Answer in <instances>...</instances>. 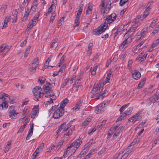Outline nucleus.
Segmentation results:
<instances>
[{
	"label": "nucleus",
	"instance_id": "nucleus-1",
	"mask_svg": "<svg viewBox=\"0 0 159 159\" xmlns=\"http://www.w3.org/2000/svg\"><path fill=\"white\" fill-rule=\"evenodd\" d=\"M33 93L34 95V99L36 101H39V99L44 95L42 92V88L39 86L34 88L33 89Z\"/></svg>",
	"mask_w": 159,
	"mask_h": 159
},
{
	"label": "nucleus",
	"instance_id": "nucleus-2",
	"mask_svg": "<svg viewBox=\"0 0 159 159\" xmlns=\"http://www.w3.org/2000/svg\"><path fill=\"white\" fill-rule=\"evenodd\" d=\"M39 58L36 57L34 59L32 62L29 65V69L30 74H32L35 72L36 68L39 65Z\"/></svg>",
	"mask_w": 159,
	"mask_h": 159
},
{
	"label": "nucleus",
	"instance_id": "nucleus-3",
	"mask_svg": "<svg viewBox=\"0 0 159 159\" xmlns=\"http://www.w3.org/2000/svg\"><path fill=\"white\" fill-rule=\"evenodd\" d=\"M40 15L39 12H38L34 16L33 19H32L29 22L28 26L25 31V32H27L33 26L35 25L38 21V19Z\"/></svg>",
	"mask_w": 159,
	"mask_h": 159
},
{
	"label": "nucleus",
	"instance_id": "nucleus-4",
	"mask_svg": "<svg viewBox=\"0 0 159 159\" xmlns=\"http://www.w3.org/2000/svg\"><path fill=\"white\" fill-rule=\"evenodd\" d=\"M108 25H105V24H102L96 29L94 30L93 32V34L96 35L101 34L105 31Z\"/></svg>",
	"mask_w": 159,
	"mask_h": 159
},
{
	"label": "nucleus",
	"instance_id": "nucleus-5",
	"mask_svg": "<svg viewBox=\"0 0 159 159\" xmlns=\"http://www.w3.org/2000/svg\"><path fill=\"white\" fill-rule=\"evenodd\" d=\"M36 7L37 6L36 5H34L33 6H32L30 11H29V8H27V11H25L23 16L22 20L23 21H25L28 18L29 13L32 11H33V12L34 11H35L36 9Z\"/></svg>",
	"mask_w": 159,
	"mask_h": 159
},
{
	"label": "nucleus",
	"instance_id": "nucleus-6",
	"mask_svg": "<svg viewBox=\"0 0 159 159\" xmlns=\"http://www.w3.org/2000/svg\"><path fill=\"white\" fill-rule=\"evenodd\" d=\"M64 113V110L62 109L59 107L58 109L55 111L53 115V117L54 119H58Z\"/></svg>",
	"mask_w": 159,
	"mask_h": 159
},
{
	"label": "nucleus",
	"instance_id": "nucleus-7",
	"mask_svg": "<svg viewBox=\"0 0 159 159\" xmlns=\"http://www.w3.org/2000/svg\"><path fill=\"white\" fill-rule=\"evenodd\" d=\"M132 39V38L131 36L129 37L127 39H125L120 44L119 46L120 48L122 49L124 48H125L126 47V45L128 43L130 42Z\"/></svg>",
	"mask_w": 159,
	"mask_h": 159
},
{
	"label": "nucleus",
	"instance_id": "nucleus-8",
	"mask_svg": "<svg viewBox=\"0 0 159 159\" xmlns=\"http://www.w3.org/2000/svg\"><path fill=\"white\" fill-rule=\"evenodd\" d=\"M82 138H80V136L79 139H76L75 141H74L71 145L72 147H75V148L77 149L82 143Z\"/></svg>",
	"mask_w": 159,
	"mask_h": 159
},
{
	"label": "nucleus",
	"instance_id": "nucleus-9",
	"mask_svg": "<svg viewBox=\"0 0 159 159\" xmlns=\"http://www.w3.org/2000/svg\"><path fill=\"white\" fill-rule=\"evenodd\" d=\"M51 85V84L50 83L46 82V84L43 86V89L45 93L50 91L51 89L50 87Z\"/></svg>",
	"mask_w": 159,
	"mask_h": 159
},
{
	"label": "nucleus",
	"instance_id": "nucleus-10",
	"mask_svg": "<svg viewBox=\"0 0 159 159\" xmlns=\"http://www.w3.org/2000/svg\"><path fill=\"white\" fill-rule=\"evenodd\" d=\"M34 126V124L32 123L30 126V128L29 129L28 134L26 138V140H28L30 139V136L32 135L33 131V127Z\"/></svg>",
	"mask_w": 159,
	"mask_h": 159
},
{
	"label": "nucleus",
	"instance_id": "nucleus-11",
	"mask_svg": "<svg viewBox=\"0 0 159 159\" xmlns=\"http://www.w3.org/2000/svg\"><path fill=\"white\" fill-rule=\"evenodd\" d=\"M132 76L134 79L138 80L141 76V75L138 71L136 70L134 73H132Z\"/></svg>",
	"mask_w": 159,
	"mask_h": 159
},
{
	"label": "nucleus",
	"instance_id": "nucleus-12",
	"mask_svg": "<svg viewBox=\"0 0 159 159\" xmlns=\"http://www.w3.org/2000/svg\"><path fill=\"white\" fill-rule=\"evenodd\" d=\"M18 114V113L16 112L15 111L14 109L9 112V116L11 119L15 118Z\"/></svg>",
	"mask_w": 159,
	"mask_h": 159
},
{
	"label": "nucleus",
	"instance_id": "nucleus-13",
	"mask_svg": "<svg viewBox=\"0 0 159 159\" xmlns=\"http://www.w3.org/2000/svg\"><path fill=\"white\" fill-rule=\"evenodd\" d=\"M98 95L97 96V97L96 98L97 99H98L100 97L102 96V97L107 96L108 94V92L106 90L104 91L102 93H98Z\"/></svg>",
	"mask_w": 159,
	"mask_h": 159
},
{
	"label": "nucleus",
	"instance_id": "nucleus-14",
	"mask_svg": "<svg viewBox=\"0 0 159 159\" xmlns=\"http://www.w3.org/2000/svg\"><path fill=\"white\" fill-rule=\"evenodd\" d=\"M68 100L67 98H66L65 99L61 102V104H60V107H59L60 108L62 109H63L66 106L67 103L68 102Z\"/></svg>",
	"mask_w": 159,
	"mask_h": 159
},
{
	"label": "nucleus",
	"instance_id": "nucleus-15",
	"mask_svg": "<svg viewBox=\"0 0 159 159\" xmlns=\"http://www.w3.org/2000/svg\"><path fill=\"white\" fill-rule=\"evenodd\" d=\"M159 99V96L155 95L151 97L150 98V100L152 102L154 103L158 100Z\"/></svg>",
	"mask_w": 159,
	"mask_h": 159
},
{
	"label": "nucleus",
	"instance_id": "nucleus-16",
	"mask_svg": "<svg viewBox=\"0 0 159 159\" xmlns=\"http://www.w3.org/2000/svg\"><path fill=\"white\" fill-rule=\"evenodd\" d=\"M114 20H113L112 18L108 17L105 19V21L102 24H105V25H107V24L110 23Z\"/></svg>",
	"mask_w": 159,
	"mask_h": 159
},
{
	"label": "nucleus",
	"instance_id": "nucleus-17",
	"mask_svg": "<svg viewBox=\"0 0 159 159\" xmlns=\"http://www.w3.org/2000/svg\"><path fill=\"white\" fill-rule=\"evenodd\" d=\"M93 139H91L89 142L87 144H86L84 146V150H85L86 151H87L89 147L93 143Z\"/></svg>",
	"mask_w": 159,
	"mask_h": 159
},
{
	"label": "nucleus",
	"instance_id": "nucleus-18",
	"mask_svg": "<svg viewBox=\"0 0 159 159\" xmlns=\"http://www.w3.org/2000/svg\"><path fill=\"white\" fill-rule=\"evenodd\" d=\"M81 102L80 101L78 102L76 104L75 107L73 108L72 109L73 110H76L77 109L78 110L80 108V107L81 106Z\"/></svg>",
	"mask_w": 159,
	"mask_h": 159
},
{
	"label": "nucleus",
	"instance_id": "nucleus-19",
	"mask_svg": "<svg viewBox=\"0 0 159 159\" xmlns=\"http://www.w3.org/2000/svg\"><path fill=\"white\" fill-rule=\"evenodd\" d=\"M102 105H101V106H98V107H96V110L95 111V112L97 114H99L101 112L103 111V110H102Z\"/></svg>",
	"mask_w": 159,
	"mask_h": 159
},
{
	"label": "nucleus",
	"instance_id": "nucleus-20",
	"mask_svg": "<svg viewBox=\"0 0 159 159\" xmlns=\"http://www.w3.org/2000/svg\"><path fill=\"white\" fill-rule=\"evenodd\" d=\"M148 31V28H144L141 31L140 35H138V36H139V39H140L141 36H143L145 34V33Z\"/></svg>",
	"mask_w": 159,
	"mask_h": 159
},
{
	"label": "nucleus",
	"instance_id": "nucleus-21",
	"mask_svg": "<svg viewBox=\"0 0 159 159\" xmlns=\"http://www.w3.org/2000/svg\"><path fill=\"white\" fill-rule=\"evenodd\" d=\"M134 147H133L132 146H131V145L129 146L127 148V152L129 154L133 150Z\"/></svg>",
	"mask_w": 159,
	"mask_h": 159
},
{
	"label": "nucleus",
	"instance_id": "nucleus-22",
	"mask_svg": "<svg viewBox=\"0 0 159 159\" xmlns=\"http://www.w3.org/2000/svg\"><path fill=\"white\" fill-rule=\"evenodd\" d=\"M142 54H141L139 55L138 56V58H137L136 60H137L139 59H142V60H141V62H142V61H143L145 60L147 54H144L142 57Z\"/></svg>",
	"mask_w": 159,
	"mask_h": 159
},
{
	"label": "nucleus",
	"instance_id": "nucleus-23",
	"mask_svg": "<svg viewBox=\"0 0 159 159\" xmlns=\"http://www.w3.org/2000/svg\"><path fill=\"white\" fill-rule=\"evenodd\" d=\"M123 127H121V128H120V127H119L118 129V130L116 132H115V133L114 134L113 136V137H115L116 136H119L120 133L121 132V129Z\"/></svg>",
	"mask_w": 159,
	"mask_h": 159
},
{
	"label": "nucleus",
	"instance_id": "nucleus-24",
	"mask_svg": "<svg viewBox=\"0 0 159 159\" xmlns=\"http://www.w3.org/2000/svg\"><path fill=\"white\" fill-rule=\"evenodd\" d=\"M129 103H128L127 104H126L125 105L122 106L120 109L119 111L120 112V113L121 114L123 111H124V110L129 105Z\"/></svg>",
	"mask_w": 159,
	"mask_h": 159
},
{
	"label": "nucleus",
	"instance_id": "nucleus-25",
	"mask_svg": "<svg viewBox=\"0 0 159 159\" xmlns=\"http://www.w3.org/2000/svg\"><path fill=\"white\" fill-rule=\"evenodd\" d=\"M72 130L71 129H70L66 133L64 134V137H66V136H69V135H71L72 133Z\"/></svg>",
	"mask_w": 159,
	"mask_h": 159
},
{
	"label": "nucleus",
	"instance_id": "nucleus-26",
	"mask_svg": "<svg viewBox=\"0 0 159 159\" xmlns=\"http://www.w3.org/2000/svg\"><path fill=\"white\" fill-rule=\"evenodd\" d=\"M31 47L29 46L27 47V48L26 49L25 52V54L24 55V57H27L29 53L30 49Z\"/></svg>",
	"mask_w": 159,
	"mask_h": 159
},
{
	"label": "nucleus",
	"instance_id": "nucleus-27",
	"mask_svg": "<svg viewBox=\"0 0 159 159\" xmlns=\"http://www.w3.org/2000/svg\"><path fill=\"white\" fill-rule=\"evenodd\" d=\"M80 18H77V17H76L75 20V23L74 24V26H76L79 25V24L80 23V21L79 20Z\"/></svg>",
	"mask_w": 159,
	"mask_h": 159
},
{
	"label": "nucleus",
	"instance_id": "nucleus-28",
	"mask_svg": "<svg viewBox=\"0 0 159 159\" xmlns=\"http://www.w3.org/2000/svg\"><path fill=\"white\" fill-rule=\"evenodd\" d=\"M123 25H121L120 27L117 28L116 32L114 34H115V36L118 34V32H120L122 30V29L123 28Z\"/></svg>",
	"mask_w": 159,
	"mask_h": 159
},
{
	"label": "nucleus",
	"instance_id": "nucleus-29",
	"mask_svg": "<svg viewBox=\"0 0 159 159\" xmlns=\"http://www.w3.org/2000/svg\"><path fill=\"white\" fill-rule=\"evenodd\" d=\"M91 120V119L90 118H87L83 123L82 125L85 126L87 125L88 123L90 122Z\"/></svg>",
	"mask_w": 159,
	"mask_h": 159
},
{
	"label": "nucleus",
	"instance_id": "nucleus-30",
	"mask_svg": "<svg viewBox=\"0 0 159 159\" xmlns=\"http://www.w3.org/2000/svg\"><path fill=\"white\" fill-rule=\"evenodd\" d=\"M3 103L1 105V106L3 109V107L7 108L8 107V105L7 103L6 102V100H4Z\"/></svg>",
	"mask_w": 159,
	"mask_h": 159
},
{
	"label": "nucleus",
	"instance_id": "nucleus-31",
	"mask_svg": "<svg viewBox=\"0 0 159 159\" xmlns=\"http://www.w3.org/2000/svg\"><path fill=\"white\" fill-rule=\"evenodd\" d=\"M71 123L70 122L68 123L62 132L63 133L64 132H65L67 131L68 129L71 126Z\"/></svg>",
	"mask_w": 159,
	"mask_h": 159
},
{
	"label": "nucleus",
	"instance_id": "nucleus-32",
	"mask_svg": "<svg viewBox=\"0 0 159 159\" xmlns=\"http://www.w3.org/2000/svg\"><path fill=\"white\" fill-rule=\"evenodd\" d=\"M134 22H135V23L133 25L132 27L135 30L139 26V24L138 23V21L137 20H136Z\"/></svg>",
	"mask_w": 159,
	"mask_h": 159
},
{
	"label": "nucleus",
	"instance_id": "nucleus-33",
	"mask_svg": "<svg viewBox=\"0 0 159 159\" xmlns=\"http://www.w3.org/2000/svg\"><path fill=\"white\" fill-rule=\"evenodd\" d=\"M104 83H103L102 84H101L100 86L98 88V90L99 93H101L103 89V86H104Z\"/></svg>",
	"mask_w": 159,
	"mask_h": 159
},
{
	"label": "nucleus",
	"instance_id": "nucleus-34",
	"mask_svg": "<svg viewBox=\"0 0 159 159\" xmlns=\"http://www.w3.org/2000/svg\"><path fill=\"white\" fill-rule=\"evenodd\" d=\"M33 111L31 112L32 113V116H31V117L34 118V117L33 116H35L36 115L37 113V111H38V108H36L35 109H34V108L33 109Z\"/></svg>",
	"mask_w": 159,
	"mask_h": 159
},
{
	"label": "nucleus",
	"instance_id": "nucleus-35",
	"mask_svg": "<svg viewBox=\"0 0 159 159\" xmlns=\"http://www.w3.org/2000/svg\"><path fill=\"white\" fill-rule=\"evenodd\" d=\"M139 139L138 138L134 139L133 142L131 143V145L132 146H134L139 141Z\"/></svg>",
	"mask_w": 159,
	"mask_h": 159
},
{
	"label": "nucleus",
	"instance_id": "nucleus-36",
	"mask_svg": "<svg viewBox=\"0 0 159 159\" xmlns=\"http://www.w3.org/2000/svg\"><path fill=\"white\" fill-rule=\"evenodd\" d=\"M106 120H103L102 122L99 125H97V128H99L101 127H102L103 125H104L106 123Z\"/></svg>",
	"mask_w": 159,
	"mask_h": 159
},
{
	"label": "nucleus",
	"instance_id": "nucleus-37",
	"mask_svg": "<svg viewBox=\"0 0 159 159\" xmlns=\"http://www.w3.org/2000/svg\"><path fill=\"white\" fill-rule=\"evenodd\" d=\"M158 31H159V26H157L152 34H155Z\"/></svg>",
	"mask_w": 159,
	"mask_h": 159
},
{
	"label": "nucleus",
	"instance_id": "nucleus-38",
	"mask_svg": "<svg viewBox=\"0 0 159 159\" xmlns=\"http://www.w3.org/2000/svg\"><path fill=\"white\" fill-rule=\"evenodd\" d=\"M116 16L115 13H113L110 15L108 17L112 18L113 20H115L116 19Z\"/></svg>",
	"mask_w": 159,
	"mask_h": 159
},
{
	"label": "nucleus",
	"instance_id": "nucleus-39",
	"mask_svg": "<svg viewBox=\"0 0 159 159\" xmlns=\"http://www.w3.org/2000/svg\"><path fill=\"white\" fill-rule=\"evenodd\" d=\"M56 97H55L54 98H53V99H52V98H50L49 101H47L46 103V105H47L50 104L51 103H52L53 102V100H55V99Z\"/></svg>",
	"mask_w": 159,
	"mask_h": 159
},
{
	"label": "nucleus",
	"instance_id": "nucleus-40",
	"mask_svg": "<svg viewBox=\"0 0 159 159\" xmlns=\"http://www.w3.org/2000/svg\"><path fill=\"white\" fill-rule=\"evenodd\" d=\"M129 0H120V5L122 6L125 3L128 2Z\"/></svg>",
	"mask_w": 159,
	"mask_h": 159
},
{
	"label": "nucleus",
	"instance_id": "nucleus-41",
	"mask_svg": "<svg viewBox=\"0 0 159 159\" xmlns=\"http://www.w3.org/2000/svg\"><path fill=\"white\" fill-rule=\"evenodd\" d=\"M133 108L132 107H130L129 108L127 111H125V112L127 115H129L132 112L133 110Z\"/></svg>",
	"mask_w": 159,
	"mask_h": 159
},
{
	"label": "nucleus",
	"instance_id": "nucleus-42",
	"mask_svg": "<svg viewBox=\"0 0 159 159\" xmlns=\"http://www.w3.org/2000/svg\"><path fill=\"white\" fill-rule=\"evenodd\" d=\"M83 6V2H81L79 7V10L78 11L80 12H82V7Z\"/></svg>",
	"mask_w": 159,
	"mask_h": 159
},
{
	"label": "nucleus",
	"instance_id": "nucleus-43",
	"mask_svg": "<svg viewBox=\"0 0 159 159\" xmlns=\"http://www.w3.org/2000/svg\"><path fill=\"white\" fill-rule=\"evenodd\" d=\"M105 5V3L104 1L103 0H102V3L101 4V11H102V10H103L104 9Z\"/></svg>",
	"mask_w": 159,
	"mask_h": 159
},
{
	"label": "nucleus",
	"instance_id": "nucleus-44",
	"mask_svg": "<svg viewBox=\"0 0 159 159\" xmlns=\"http://www.w3.org/2000/svg\"><path fill=\"white\" fill-rule=\"evenodd\" d=\"M65 67H66V64H64L62 66L61 68L59 69V71H58V72H57V73H58V72H61V73L62 72L63 70L64 69H65Z\"/></svg>",
	"mask_w": 159,
	"mask_h": 159
},
{
	"label": "nucleus",
	"instance_id": "nucleus-45",
	"mask_svg": "<svg viewBox=\"0 0 159 159\" xmlns=\"http://www.w3.org/2000/svg\"><path fill=\"white\" fill-rule=\"evenodd\" d=\"M107 148H103L100 151H99L98 154L99 155H100L103 153V152H105L106 151V149Z\"/></svg>",
	"mask_w": 159,
	"mask_h": 159
},
{
	"label": "nucleus",
	"instance_id": "nucleus-46",
	"mask_svg": "<svg viewBox=\"0 0 159 159\" xmlns=\"http://www.w3.org/2000/svg\"><path fill=\"white\" fill-rule=\"evenodd\" d=\"M156 24V20H153L151 24L150 27L153 28Z\"/></svg>",
	"mask_w": 159,
	"mask_h": 159
},
{
	"label": "nucleus",
	"instance_id": "nucleus-47",
	"mask_svg": "<svg viewBox=\"0 0 159 159\" xmlns=\"http://www.w3.org/2000/svg\"><path fill=\"white\" fill-rule=\"evenodd\" d=\"M27 38H26V39L24 40L23 42L21 43L20 44V46L21 47H23L24 46L25 44H26L27 43Z\"/></svg>",
	"mask_w": 159,
	"mask_h": 159
},
{
	"label": "nucleus",
	"instance_id": "nucleus-48",
	"mask_svg": "<svg viewBox=\"0 0 159 159\" xmlns=\"http://www.w3.org/2000/svg\"><path fill=\"white\" fill-rule=\"evenodd\" d=\"M63 127H61L60 126L58 129L57 130V134L56 135V137H58V135H57V134L60 132L61 131V130L62 129H63Z\"/></svg>",
	"mask_w": 159,
	"mask_h": 159
},
{
	"label": "nucleus",
	"instance_id": "nucleus-49",
	"mask_svg": "<svg viewBox=\"0 0 159 159\" xmlns=\"http://www.w3.org/2000/svg\"><path fill=\"white\" fill-rule=\"evenodd\" d=\"M135 30L134 28H133L132 27H131V28H130V29L125 34V36L126 35L129 33H130L131 32H134Z\"/></svg>",
	"mask_w": 159,
	"mask_h": 159
},
{
	"label": "nucleus",
	"instance_id": "nucleus-50",
	"mask_svg": "<svg viewBox=\"0 0 159 159\" xmlns=\"http://www.w3.org/2000/svg\"><path fill=\"white\" fill-rule=\"evenodd\" d=\"M11 16L9 17H6L4 20V23L7 24V22L9 21V20H11L10 18Z\"/></svg>",
	"mask_w": 159,
	"mask_h": 159
},
{
	"label": "nucleus",
	"instance_id": "nucleus-51",
	"mask_svg": "<svg viewBox=\"0 0 159 159\" xmlns=\"http://www.w3.org/2000/svg\"><path fill=\"white\" fill-rule=\"evenodd\" d=\"M25 127V126H24L23 125L21 126H20V128L19 129V130L18 131V132L21 133L23 131Z\"/></svg>",
	"mask_w": 159,
	"mask_h": 159
},
{
	"label": "nucleus",
	"instance_id": "nucleus-52",
	"mask_svg": "<svg viewBox=\"0 0 159 159\" xmlns=\"http://www.w3.org/2000/svg\"><path fill=\"white\" fill-rule=\"evenodd\" d=\"M129 154H128L127 152L125 153L124 155L122 156V158L121 159H125L127 158Z\"/></svg>",
	"mask_w": 159,
	"mask_h": 159
},
{
	"label": "nucleus",
	"instance_id": "nucleus-53",
	"mask_svg": "<svg viewBox=\"0 0 159 159\" xmlns=\"http://www.w3.org/2000/svg\"><path fill=\"white\" fill-rule=\"evenodd\" d=\"M65 58V57H64L63 56H62L58 64H62L64 61V59Z\"/></svg>",
	"mask_w": 159,
	"mask_h": 159
},
{
	"label": "nucleus",
	"instance_id": "nucleus-54",
	"mask_svg": "<svg viewBox=\"0 0 159 159\" xmlns=\"http://www.w3.org/2000/svg\"><path fill=\"white\" fill-rule=\"evenodd\" d=\"M98 89L97 88H95V87H93L91 93L93 94L95 93L98 91Z\"/></svg>",
	"mask_w": 159,
	"mask_h": 159
},
{
	"label": "nucleus",
	"instance_id": "nucleus-55",
	"mask_svg": "<svg viewBox=\"0 0 159 159\" xmlns=\"http://www.w3.org/2000/svg\"><path fill=\"white\" fill-rule=\"evenodd\" d=\"M56 15L55 13H52V16L51 17L50 20L52 21H53L54 20V18L56 16Z\"/></svg>",
	"mask_w": 159,
	"mask_h": 159
},
{
	"label": "nucleus",
	"instance_id": "nucleus-56",
	"mask_svg": "<svg viewBox=\"0 0 159 159\" xmlns=\"http://www.w3.org/2000/svg\"><path fill=\"white\" fill-rule=\"evenodd\" d=\"M93 46V43H90L88 45V51H91L92 50V47Z\"/></svg>",
	"mask_w": 159,
	"mask_h": 159
},
{
	"label": "nucleus",
	"instance_id": "nucleus-57",
	"mask_svg": "<svg viewBox=\"0 0 159 159\" xmlns=\"http://www.w3.org/2000/svg\"><path fill=\"white\" fill-rule=\"evenodd\" d=\"M13 16H14L13 18H12L13 21H12V23H15L16 21V16H17V14L16 13L14 14Z\"/></svg>",
	"mask_w": 159,
	"mask_h": 159
},
{
	"label": "nucleus",
	"instance_id": "nucleus-58",
	"mask_svg": "<svg viewBox=\"0 0 159 159\" xmlns=\"http://www.w3.org/2000/svg\"><path fill=\"white\" fill-rule=\"evenodd\" d=\"M148 10L145 11L144 13L143 14V18H146L147 16H148Z\"/></svg>",
	"mask_w": 159,
	"mask_h": 159
},
{
	"label": "nucleus",
	"instance_id": "nucleus-59",
	"mask_svg": "<svg viewBox=\"0 0 159 159\" xmlns=\"http://www.w3.org/2000/svg\"><path fill=\"white\" fill-rule=\"evenodd\" d=\"M63 142L62 141L61 142H60L59 143V144L57 145L56 147V148H57V149H59V148L61 147V146L62 145Z\"/></svg>",
	"mask_w": 159,
	"mask_h": 159
},
{
	"label": "nucleus",
	"instance_id": "nucleus-60",
	"mask_svg": "<svg viewBox=\"0 0 159 159\" xmlns=\"http://www.w3.org/2000/svg\"><path fill=\"white\" fill-rule=\"evenodd\" d=\"M44 143H42L39 146V147L37 148L38 149L40 150H41L43 148L44 146Z\"/></svg>",
	"mask_w": 159,
	"mask_h": 159
},
{
	"label": "nucleus",
	"instance_id": "nucleus-61",
	"mask_svg": "<svg viewBox=\"0 0 159 159\" xmlns=\"http://www.w3.org/2000/svg\"><path fill=\"white\" fill-rule=\"evenodd\" d=\"M7 7V5H4L3 7H2L1 8L0 10L2 11H3V12H4L5 10L6 9Z\"/></svg>",
	"mask_w": 159,
	"mask_h": 159
},
{
	"label": "nucleus",
	"instance_id": "nucleus-62",
	"mask_svg": "<svg viewBox=\"0 0 159 159\" xmlns=\"http://www.w3.org/2000/svg\"><path fill=\"white\" fill-rule=\"evenodd\" d=\"M4 47H5V50H6V52L8 51L11 48V46H7L6 44H4Z\"/></svg>",
	"mask_w": 159,
	"mask_h": 159
},
{
	"label": "nucleus",
	"instance_id": "nucleus-63",
	"mask_svg": "<svg viewBox=\"0 0 159 159\" xmlns=\"http://www.w3.org/2000/svg\"><path fill=\"white\" fill-rule=\"evenodd\" d=\"M55 145H52L50 147L48 148V152H50L51 150H52L55 147Z\"/></svg>",
	"mask_w": 159,
	"mask_h": 159
},
{
	"label": "nucleus",
	"instance_id": "nucleus-64",
	"mask_svg": "<svg viewBox=\"0 0 159 159\" xmlns=\"http://www.w3.org/2000/svg\"><path fill=\"white\" fill-rule=\"evenodd\" d=\"M5 47H4V44L2 45L0 47V53L3 50H5Z\"/></svg>",
	"mask_w": 159,
	"mask_h": 159
}]
</instances>
